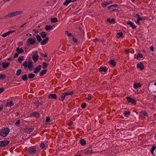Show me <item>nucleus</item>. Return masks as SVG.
<instances>
[{
	"mask_svg": "<svg viewBox=\"0 0 156 156\" xmlns=\"http://www.w3.org/2000/svg\"><path fill=\"white\" fill-rule=\"evenodd\" d=\"M14 105V103L13 101H11L7 102L6 104V106L11 107Z\"/></svg>",
	"mask_w": 156,
	"mask_h": 156,
	"instance_id": "f8f14e48",
	"label": "nucleus"
},
{
	"mask_svg": "<svg viewBox=\"0 0 156 156\" xmlns=\"http://www.w3.org/2000/svg\"><path fill=\"white\" fill-rule=\"evenodd\" d=\"M28 152L31 154H34L36 152V149L34 146L29 147L28 148Z\"/></svg>",
	"mask_w": 156,
	"mask_h": 156,
	"instance_id": "39448f33",
	"label": "nucleus"
},
{
	"mask_svg": "<svg viewBox=\"0 0 156 156\" xmlns=\"http://www.w3.org/2000/svg\"><path fill=\"white\" fill-rule=\"evenodd\" d=\"M12 17L14 16H16L15 12H12Z\"/></svg>",
	"mask_w": 156,
	"mask_h": 156,
	"instance_id": "680f3d73",
	"label": "nucleus"
},
{
	"mask_svg": "<svg viewBox=\"0 0 156 156\" xmlns=\"http://www.w3.org/2000/svg\"><path fill=\"white\" fill-rule=\"evenodd\" d=\"M51 21L52 23H55L57 21V20L56 18L55 17L51 18Z\"/></svg>",
	"mask_w": 156,
	"mask_h": 156,
	"instance_id": "c9c22d12",
	"label": "nucleus"
},
{
	"mask_svg": "<svg viewBox=\"0 0 156 156\" xmlns=\"http://www.w3.org/2000/svg\"><path fill=\"white\" fill-rule=\"evenodd\" d=\"M22 72V71L20 69H18L16 70V75L17 76H19L20 74Z\"/></svg>",
	"mask_w": 156,
	"mask_h": 156,
	"instance_id": "4c0bfd02",
	"label": "nucleus"
},
{
	"mask_svg": "<svg viewBox=\"0 0 156 156\" xmlns=\"http://www.w3.org/2000/svg\"><path fill=\"white\" fill-rule=\"evenodd\" d=\"M156 147L155 146H152V147L151 150V153L153 154H154V151L155 150V149H156Z\"/></svg>",
	"mask_w": 156,
	"mask_h": 156,
	"instance_id": "79ce46f5",
	"label": "nucleus"
},
{
	"mask_svg": "<svg viewBox=\"0 0 156 156\" xmlns=\"http://www.w3.org/2000/svg\"><path fill=\"white\" fill-rule=\"evenodd\" d=\"M34 103L35 105V108H37L39 106V103H38V102H37V101H35L34 102Z\"/></svg>",
	"mask_w": 156,
	"mask_h": 156,
	"instance_id": "a18cd8bd",
	"label": "nucleus"
},
{
	"mask_svg": "<svg viewBox=\"0 0 156 156\" xmlns=\"http://www.w3.org/2000/svg\"><path fill=\"white\" fill-rule=\"evenodd\" d=\"M33 129L29 128L26 130V132L27 134H30L31 132L33 131Z\"/></svg>",
	"mask_w": 156,
	"mask_h": 156,
	"instance_id": "473e14b6",
	"label": "nucleus"
},
{
	"mask_svg": "<svg viewBox=\"0 0 156 156\" xmlns=\"http://www.w3.org/2000/svg\"><path fill=\"white\" fill-rule=\"evenodd\" d=\"M109 63L111 65H112L113 66H115L116 65V63L114 62L113 60H111L109 62Z\"/></svg>",
	"mask_w": 156,
	"mask_h": 156,
	"instance_id": "72a5a7b5",
	"label": "nucleus"
},
{
	"mask_svg": "<svg viewBox=\"0 0 156 156\" xmlns=\"http://www.w3.org/2000/svg\"><path fill=\"white\" fill-rule=\"evenodd\" d=\"M10 132V130L8 128H3L0 131V135L2 136H6Z\"/></svg>",
	"mask_w": 156,
	"mask_h": 156,
	"instance_id": "f03ea898",
	"label": "nucleus"
},
{
	"mask_svg": "<svg viewBox=\"0 0 156 156\" xmlns=\"http://www.w3.org/2000/svg\"><path fill=\"white\" fill-rule=\"evenodd\" d=\"M40 148L41 149H44V148L45 147V145H44V143H42L40 144Z\"/></svg>",
	"mask_w": 156,
	"mask_h": 156,
	"instance_id": "37998d69",
	"label": "nucleus"
},
{
	"mask_svg": "<svg viewBox=\"0 0 156 156\" xmlns=\"http://www.w3.org/2000/svg\"><path fill=\"white\" fill-rule=\"evenodd\" d=\"M16 51L17 53L20 54L23 53L24 52L22 48H20L19 47L17 48Z\"/></svg>",
	"mask_w": 156,
	"mask_h": 156,
	"instance_id": "dca6fc26",
	"label": "nucleus"
},
{
	"mask_svg": "<svg viewBox=\"0 0 156 156\" xmlns=\"http://www.w3.org/2000/svg\"><path fill=\"white\" fill-rule=\"evenodd\" d=\"M24 60V57L23 56L19 57L18 58V60L20 63Z\"/></svg>",
	"mask_w": 156,
	"mask_h": 156,
	"instance_id": "f704fd0d",
	"label": "nucleus"
},
{
	"mask_svg": "<svg viewBox=\"0 0 156 156\" xmlns=\"http://www.w3.org/2000/svg\"><path fill=\"white\" fill-rule=\"evenodd\" d=\"M150 50L151 51H154V47L153 46H151L150 48Z\"/></svg>",
	"mask_w": 156,
	"mask_h": 156,
	"instance_id": "338daca9",
	"label": "nucleus"
},
{
	"mask_svg": "<svg viewBox=\"0 0 156 156\" xmlns=\"http://www.w3.org/2000/svg\"><path fill=\"white\" fill-rule=\"evenodd\" d=\"M47 70L46 69L42 70L39 73V75L40 76H42L44 74H45Z\"/></svg>",
	"mask_w": 156,
	"mask_h": 156,
	"instance_id": "c756f323",
	"label": "nucleus"
},
{
	"mask_svg": "<svg viewBox=\"0 0 156 156\" xmlns=\"http://www.w3.org/2000/svg\"><path fill=\"white\" fill-rule=\"evenodd\" d=\"M15 30H10V31H8L9 33V34H10L12 33H13L14 32H15Z\"/></svg>",
	"mask_w": 156,
	"mask_h": 156,
	"instance_id": "0e129e2a",
	"label": "nucleus"
},
{
	"mask_svg": "<svg viewBox=\"0 0 156 156\" xmlns=\"http://www.w3.org/2000/svg\"><path fill=\"white\" fill-rule=\"evenodd\" d=\"M38 55L36 54H34L32 56V59L34 61L36 62L38 59Z\"/></svg>",
	"mask_w": 156,
	"mask_h": 156,
	"instance_id": "a211bd4d",
	"label": "nucleus"
},
{
	"mask_svg": "<svg viewBox=\"0 0 156 156\" xmlns=\"http://www.w3.org/2000/svg\"><path fill=\"white\" fill-rule=\"evenodd\" d=\"M93 151L91 147H89L85 149L83 151V153L85 154L91 155L92 154Z\"/></svg>",
	"mask_w": 156,
	"mask_h": 156,
	"instance_id": "20e7f679",
	"label": "nucleus"
},
{
	"mask_svg": "<svg viewBox=\"0 0 156 156\" xmlns=\"http://www.w3.org/2000/svg\"><path fill=\"white\" fill-rule=\"evenodd\" d=\"M3 108V105H0V112H1Z\"/></svg>",
	"mask_w": 156,
	"mask_h": 156,
	"instance_id": "5fc2aeb1",
	"label": "nucleus"
},
{
	"mask_svg": "<svg viewBox=\"0 0 156 156\" xmlns=\"http://www.w3.org/2000/svg\"><path fill=\"white\" fill-rule=\"evenodd\" d=\"M91 96L90 95L88 94V97L87 98V99L88 100H90L91 99Z\"/></svg>",
	"mask_w": 156,
	"mask_h": 156,
	"instance_id": "bf43d9fd",
	"label": "nucleus"
},
{
	"mask_svg": "<svg viewBox=\"0 0 156 156\" xmlns=\"http://www.w3.org/2000/svg\"><path fill=\"white\" fill-rule=\"evenodd\" d=\"M4 90V89L3 88H0V94L3 92Z\"/></svg>",
	"mask_w": 156,
	"mask_h": 156,
	"instance_id": "13d9d810",
	"label": "nucleus"
},
{
	"mask_svg": "<svg viewBox=\"0 0 156 156\" xmlns=\"http://www.w3.org/2000/svg\"><path fill=\"white\" fill-rule=\"evenodd\" d=\"M101 5L102 6L104 7L106 6V5H107L106 2H104V3H101Z\"/></svg>",
	"mask_w": 156,
	"mask_h": 156,
	"instance_id": "3c124183",
	"label": "nucleus"
},
{
	"mask_svg": "<svg viewBox=\"0 0 156 156\" xmlns=\"http://www.w3.org/2000/svg\"><path fill=\"white\" fill-rule=\"evenodd\" d=\"M99 71L106 72L107 71V68L105 67H101L99 69Z\"/></svg>",
	"mask_w": 156,
	"mask_h": 156,
	"instance_id": "b1692460",
	"label": "nucleus"
},
{
	"mask_svg": "<svg viewBox=\"0 0 156 156\" xmlns=\"http://www.w3.org/2000/svg\"><path fill=\"white\" fill-rule=\"evenodd\" d=\"M111 6H112V7H117L118 6V5L117 4H114L111 5Z\"/></svg>",
	"mask_w": 156,
	"mask_h": 156,
	"instance_id": "69168bd1",
	"label": "nucleus"
},
{
	"mask_svg": "<svg viewBox=\"0 0 156 156\" xmlns=\"http://www.w3.org/2000/svg\"><path fill=\"white\" fill-rule=\"evenodd\" d=\"M20 122V120H18L17 121L15 122V125H16V126L19 125Z\"/></svg>",
	"mask_w": 156,
	"mask_h": 156,
	"instance_id": "8fccbe9b",
	"label": "nucleus"
},
{
	"mask_svg": "<svg viewBox=\"0 0 156 156\" xmlns=\"http://www.w3.org/2000/svg\"><path fill=\"white\" fill-rule=\"evenodd\" d=\"M72 0H66L63 3V5L67 6L71 2Z\"/></svg>",
	"mask_w": 156,
	"mask_h": 156,
	"instance_id": "cd10ccee",
	"label": "nucleus"
},
{
	"mask_svg": "<svg viewBox=\"0 0 156 156\" xmlns=\"http://www.w3.org/2000/svg\"><path fill=\"white\" fill-rule=\"evenodd\" d=\"M6 77V75L4 74H0V79L3 80Z\"/></svg>",
	"mask_w": 156,
	"mask_h": 156,
	"instance_id": "e433bc0d",
	"label": "nucleus"
},
{
	"mask_svg": "<svg viewBox=\"0 0 156 156\" xmlns=\"http://www.w3.org/2000/svg\"><path fill=\"white\" fill-rule=\"evenodd\" d=\"M2 66L4 68H5L8 67L10 65V63H5L3 62L2 64Z\"/></svg>",
	"mask_w": 156,
	"mask_h": 156,
	"instance_id": "5701e85b",
	"label": "nucleus"
},
{
	"mask_svg": "<svg viewBox=\"0 0 156 156\" xmlns=\"http://www.w3.org/2000/svg\"><path fill=\"white\" fill-rule=\"evenodd\" d=\"M57 96L55 94H51L48 96V98L51 99H55Z\"/></svg>",
	"mask_w": 156,
	"mask_h": 156,
	"instance_id": "6ab92c4d",
	"label": "nucleus"
},
{
	"mask_svg": "<svg viewBox=\"0 0 156 156\" xmlns=\"http://www.w3.org/2000/svg\"><path fill=\"white\" fill-rule=\"evenodd\" d=\"M86 106V104L85 103H83L82 104L81 106V108L82 109L85 108Z\"/></svg>",
	"mask_w": 156,
	"mask_h": 156,
	"instance_id": "c03bdc74",
	"label": "nucleus"
},
{
	"mask_svg": "<svg viewBox=\"0 0 156 156\" xmlns=\"http://www.w3.org/2000/svg\"><path fill=\"white\" fill-rule=\"evenodd\" d=\"M22 79L24 81H26L28 80L27 75L25 74L22 76Z\"/></svg>",
	"mask_w": 156,
	"mask_h": 156,
	"instance_id": "2f4dec72",
	"label": "nucleus"
},
{
	"mask_svg": "<svg viewBox=\"0 0 156 156\" xmlns=\"http://www.w3.org/2000/svg\"><path fill=\"white\" fill-rule=\"evenodd\" d=\"M127 101L129 103H132L134 104H136V101L133 98H132L130 97H126Z\"/></svg>",
	"mask_w": 156,
	"mask_h": 156,
	"instance_id": "6e6552de",
	"label": "nucleus"
},
{
	"mask_svg": "<svg viewBox=\"0 0 156 156\" xmlns=\"http://www.w3.org/2000/svg\"><path fill=\"white\" fill-rule=\"evenodd\" d=\"M112 2L111 1H110L109 2H106V3L107 5H108L109 4H112Z\"/></svg>",
	"mask_w": 156,
	"mask_h": 156,
	"instance_id": "052dcab7",
	"label": "nucleus"
},
{
	"mask_svg": "<svg viewBox=\"0 0 156 156\" xmlns=\"http://www.w3.org/2000/svg\"><path fill=\"white\" fill-rule=\"evenodd\" d=\"M72 40L75 43H77L78 42L77 40L76 39L74 36H72Z\"/></svg>",
	"mask_w": 156,
	"mask_h": 156,
	"instance_id": "a19ab883",
	"label": "nucleus"
},
{
	"mask_svg": "<svg viewBox=\"0 0 156 156\" xmlns=\"http://www.w3.org/2000/svg\"><path fill=\"white\" fill-rule=\"evenodd\" d=\"M50 118L49 117H47L46 119V121L47 122H48L50 121Z\"/></svg>",
	"mask_w": 156,
	"mask_h": 156,
	"instance_id": "6e6d98bb",
	"label": "nucleus"
},
{
	"mask_svg": "<svg viewBox=\"0 0 156 156\" xmlns=\"http://www.w3.org/2000/svg\"><path fill=\"white\" fill-rule=\"evenodd\" d=\"M19 53H16L15 55H14V58H17V57H18L19 56Z\"/></svg>",
	"mask_w": 156,
	"mask_h": 156,
	"instance_id": "4d7b16f0",
	"label": "nucleus"
},
{
	"mask_svg": "<svg viewBox=\"0 0 156 156\" xmlns=\"http://www.w3.org/2000/svg\"><path fill=\"white\" fill-rule=\"evenodd\" d=\"M65 34L67 35L69 37H71L72 36V34L71 33H69V31L68 30L66 31L65 32Z\"/></svg>",
	"mask_w": 156,
	"mask_h": 156,
	"instance_id": "7c9ffc66",
	"label": "nucleus"
},
{
	"mask_svg": "<svg viewBox=\"0 0 156 156\" xmlns=\"http://www.w3.org/2000/svg\"><path fill=\"white\" fill-rule=\"evenodd\" d=\"M35 39H32L31 38H29L27 40L26 44L27 45L33 44L35 42Z\"/></svg>",
	"mask_w": 156,
	"mask_h": 156,
	"instance_id": "423d86ee",
	"label": "nucleus"
},
{
	"mask_svg": "<svg viewBox=\"0 0 156 156\" xmlns=\"http://www.w3.org/2000/svg\"><path fill=\"white\" fill-rule=\"evenodd\" d=\"M9 32H7L3 34H2L1 35V36L3 37H7V36H8L9 35Z\"/></svg>",
	"mask_w": 156,
	"mask_h": 156,
	"instance_id": "ea45409f",
	"label": "nucleus"
},
{
	"mask_svg": "<svg viewBox=\"0 0 156 156\" xmlns=\"http://www.w3.org/2000/svg\"><path fill=\"white\" fill-rule=\"evenodd\" d=\"M41 65H39L36 67L34 69V73H38L40 71L41 69Z\"/></svg>",
	"mask_w": 156,
	"mask_h": 156,
	"instance_id": "9d476101",
	"label": "nucleus"
},
{
	"mask_svg": "<svg viewBox=\"0 0 156 156\" xmlns=\"http://www.w3.org/2000/svg\"><path fill=\"white\" fill-rule=\"evenodd\" d=\"M49 41V38L48 37H46L45 39H44L42 41H41V45H44L48 42Z\"/></svg>",
	"mask_w": 156,
	"mask_h": 156,
	"instance_id": "2eb2a0df",
	"label": "nucleus"
},
{
	"mask_svg": "<svg viewBox=\"0 0 156 156\" xmlns=\"http://www.w3.org/2000/svg\"><path fill=\"white\" fill-rule=\"evenodd\" d=\"M79 142L80 144L82 146H84L86 145V140L83 139L80 140Z\"/></svg>",
	"mask_w": 156,
	"mask_h": 156,
	"instance_id": "393cba45",
	"label": "nucleus"
},
{
	"mask_svg": "<svg viewBox=\"0 0 156 156\" xmlns=\"http://www.w3.org/2000/svg\"><path fill=\"white\" fill-rule=\"evenodd\" d=\"M140 115L141 116L144 115L146 116H148V114L146 111L142 110L140 112Z\"/></svg>",
	"mask_w": 156,
	"mask_h": 156,
	"instance_id": "9b49d317",
	"label": "nucleus"
},
{
	"mask_svg": "<svg viewBox=\"0 0 156 156\" xmlns=\"http://www.w3.org/2000/svg\"><path fill=\"white\" fill-rule=\"evenodd\" d=\"M141 87V85L140 83H133V87L135 89H137L139 87Z\"/></svg>",
	"mask_w": 156,
	"mask_h": 156,
	"instance_id": "aec40b11",
	"label": "nucleus"
},
{
	"mask_svg": "<svg viewBox=\"0 0 156 156\" xmlns=\"http://www.w3.org/2000/svg\"><path fill=\"white\" fill-rule=\"evenodd\" d=\"M36 38L38 42L41 41L42 40L40 36L38 34L36 36Z\"/></svg>",
	"mask_w": 156,
	"mask_h": 156,
	"instance_id": "58836bf2",
	"label": "nucleus"
},
{
	"mask_svg": "<svg viewBox=\"0 0 156 156\" xmlns=\"http://www.w3.org/2000/svg\"><path fill=\"white\" fill-rule=\"evenodd\" d=\"M130 114V112H127L126 111H125L124 112V115H129Z\"/></svg>",
	"mask_w": 156,
	"mask_h": 156,
	"instance_id": "09e8293b",
	"label": "nucleus"
},
{
	"mask_svg": "<svg viewBox=\"0 0 156 156\" xmlns=\"http://www.w3.org/2000/svg\"><path fill=\"white\" fill-rule=\"evenodd\" d=\"M127 24L129 25V26L132 27L133 28L135 29L136 28V26L133 24V23L132 22L129 21L127 22Z\"/></svg>",
	"mask_w": 156,
	"mask_h": 156,
	"instance_id": "4be33fe9",
	"label": "nucleus"
},
{
	"mask_svg": "<svg viewBox=\"0 0 156 156\" xmlns=\"http://www.w3.org/2000/svg\"><path fill=\"white\" fill-rule=\"evenodd\" d=\"M136 67L141 70H143L144 68V66L141 62H140L139 63H137L136 65Z\"/></svg>",
	"mask_w": 156,
	"mask_h": 156,
	"instance_id": "1a4fd4ad",
	"label": "nucleus"
},
{
	"mask_svg": "<svg viewBox=\"0 0 156 156\" xmlns=\"http://www.w3.org/2000/svg\"><path fill=\"white\" fill-rule=\"evenodd\" d=\"M143 55L140 54V52L138 53V55L135 54L134 55V58L138 59L139 58H143Z\"/></svg>",
	"mask_w": 156,
	"mask_h": 156,
	"instance_id": "f3484780",
	"label": "nucleus"
},
{
	"mask_svg": "<svg viewBox=\"0 0 156 156\" xmlns=\"http://www.w3.org/2000/svg\"><path fill=\"white\" fill-rule=\"evenodd\" d=\"M48 65V64L47 63L44 62L43 64V68H46L47 67Z\"/></svg>",
	"mask_w": 156,
	"mask_h": 156,
	"instance_id": "de8ad7c7",
	"label": "nucleus"
},
{
	"mask_svg": "<svg viewBox=\"0 0 156 156\" xmlns=\"http://www.w3.org/2000/svg\"><path fill=\"white\" fill-rule=\"evenodd\" d=\"M153 100L156 101V96H154V98H153Z\"/></svg>",
	"mask_w": 156,
	"mask_h": 156,
	"instance_id": "774afa93",
	"label": "nucleus"
},
{
	"mask_svg": "<svg viewBox=\"0 0 156 156\" xmlns=\"http://www.w3.org/2000/svg\"><path fill=\"white\" fill-rule=\"evenodd\" d=\"M9 143V140H2L0 141V146L5 147L7 146Z\"/></svg>",
	"mask_w": 156,
	"mask_h": 156,
	"instance_id": "0eeeda50",
	"label": "nucleus"
},
{
	"mask_svg": "<svg viewBox=\"0 0 156 156\" xmlns=\"http://www.w3.org/2000/svg\"><path fill=\"white\" fill-rule=\"evenodd\" d=\"M118 35L120 37H122L123 35V34L122 32H120L118 33Z\"/></svg>",
	"mask_w": 156,
	"mask_h": 156,
	"instance_id": "e2e57ef3",
	"label": "nucleus"
},
{
	"mask_svg": "<svg viewBox=\"0 0 156 156\" xmlns=\"http://www.w3.org/2000/svg\"><path fill=\"white\" fill-rule=\"evenodd\" d=\"M52 27V26L51 25H46L44 27L45 29L47 30H50Z\"/></svg>",
	"mask_w": 156,
	"mask_h": 156,
	"instance_id": "412c9836",
	"label": "nucleus"
},
{
	"mask_svg": "<svg viewBox=\"0 0 156 156\" xmlns=\"http://www.w3.org/2000/svg\"><path fill=\"white\" fill-rule=\"evenodd\" d=\"M40 35L42 38H44L47 36V34L44 32H42L40 33Z\"/></svg>",
	"mask_w": 156,
	"mask_h": 156,
	"instance_id": "a878e982",
	"label": "nucleus"
},
{
	"mask_svg": "<svg viewBox=\"0 0 156 156\" xmlns=\"http://www.w3.org/2000/svg\"><path fill=\"white\" fill-rule=\"evenodd\" d=\"M73 94V91H71L69 92H66L63 93L61 97V100L63 101L66 97L68 95H72Z\"/></svg>",
	"mask_w": 156,
	"mask_h": 156,
	"instance_id": "7ed1b4c3",
	"label": "nucleus"
},
{
	"mask_svg": "<svg viewBox=\"0 0 156 156\" xmlns=\"http://www.w3.org/2000/svg\"><path fill=\"white\" fill-rule=\"evenodd\" d=\"M107 21L109 23H114L115 22V20L114 18H112L111 20L109 18L107 19Z\"/></svg>",
	"mask_w": 156,
	"mask_h": 156,
	"instance_id": "bb28decb",
	"label": "nucleus"
},
{
	"mask_svg": "<svg viewBox=\"0 0 156 156\" xmlns=\"http://www.w3.org/2000/svg\"><path fill=\"white\" fill-rule=\"evenodd\" d=\"M38 102V103H39V105H43V101H37Z\"/></svg>",
	"mask_w": 156,
	"mask_h": 156,
	"instance_id": "603ef678",
	"label": "nucleus"
},
{
	"mask_svg": "<svg viewBox=\"0 0 156 156\" xmlns=\"http://www.w3.org/2000/svg\"><path fill=\"white\" fill-rule=\"evenodd\" d=\"M16 15H20L23 13V11H16Z\"/></svg>",
	"mask_w": 156,
	"mask_h": 156,
	"instance_id": "49530a36",
	"label": "nucleus"
},
{
	"mask_svg": "<svg viewBox=\"0 0 156 156\" xmlns=\"http://www.w3.org/2000/svg\"><path fill=\"white\" fill-rule=\"evenodd\" d=\"M31 115L34 117L38 118L40 116V114L39 112H33Z\"/></svg>",
	"mask_w": 156,
	"mask_h": 156,
	"instance_id": "ddd939ff",
	"label": "nucleus"
},
{
	"mask_svg": "<svg viewBox=\"0 0 156 156\" xmlns=\"http://www.w3.org/2000/svg\"><path fill=\"white\" fill-rule=\"evenodd\" d=\"M137 16V22H136V23L137 24H140V20H141L142 19L140 17V16L139 15V14H136V16H135L136 17Z\"/></svg>",
	"mask_w": 156,
	"mask_h": 156,
	"instance_id": "4468645a",
	"label": "nucleus"
},
{
	"mask_svg": "<svg viewBox=\"0 0 156 156\" xmlns=\"http://www.w3.org/2000/svg\"><path fill=\"white\" fill-rule=\"evenodd\" d=\"M23 65L24 66L25 69L28 68L30 71H32L34 69L33 62L31 60L24 62Z\"/></svg>",
	"mask_w": 156,
	"mask_h": 156,
	"instance_id": "f257e3e1",
	"label": "nucleus"
},
{
	"mask_svg": "<svg viewBox=\"0 0 156 156\" xmlns=\"http://www.w3.org/2000/svg\"><path fill=\"white\" fill-rule=\"evenodd\" d=\"M6 17H12V13L9 14L8 15H7L6 16Z\"/></svg>",
	"mask_w": 156,
	"mask_h": 156,
	"instance_id": "864d4df0",
	"label": "nucleus"
},
{
	"mask_svg": "<svg viewBox=\"0 0 156 156\" xmlns=\"http://www.w3.org/2000/svg\"><path fill=\"white\" fill-rule=\"evenodd\" d=\"M35 76V75L33 73H30L28 74V77L29 79H31Z\"/></svg>",
	"mask_w": 156,
	"mask_h": 156,
	"instance_id": "c85d7f7f",
	"label": "nucleus"
}]
</instances>
